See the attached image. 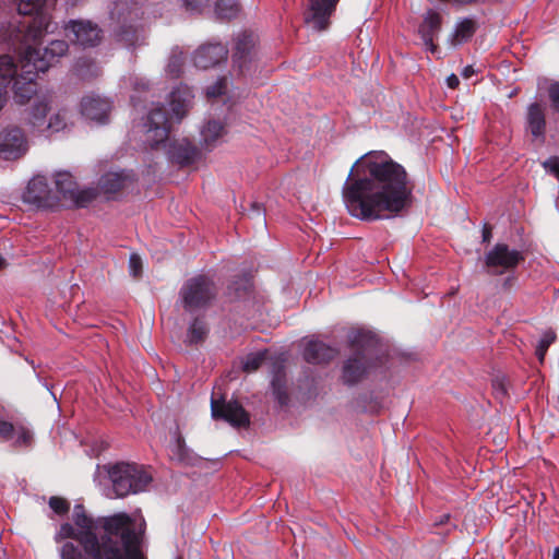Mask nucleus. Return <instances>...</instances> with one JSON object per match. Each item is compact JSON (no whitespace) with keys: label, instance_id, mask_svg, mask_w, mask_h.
I'll return each instance as SVG.
<instances>
[{"label":"nucleus","instance_id":"1","mask_svg":"<svg viewBox=\"0 0 559 559\" xmlns=\"http://www.w3.org/2000/svg\"><path fill=\"white\" fill-rule=\"evenodd\" d=\"M412 193L405 168L384 151H370L359 157L342 189L348 213L361 221L402 212L409 205Z\"/></svg>","mask_w":559,"mask_h":559},{"label":"nucleus","instance_id":"2","mask_svg":"<svg viewBox=\"0 0 559 559\" xmlns=\"http://www.w3.org/2000/svg\"><path fill=\"white\" fill-rule=\"evenodd\" d=\"M73 522L60 526L56 540L70 539L59 549L61 559H145L141 550L142 523L127 513L96 519L82 504L73 509Z\"/></svg>","mask_w":559,"mask_h":559},{"label":"nucleus","instance_id":"3","mask_svg":"<svg viewBox=\"0 0 559 559\" xmlns=\"http://www.w3.org/2000/svg\"><path fill=\"white\" fill-rule=\"evenodd\" d=\"M48 0H20L17 11L21 15L32 16L31 21L25 24V41L27 46L24 49L23 57L26 59V67L43 73L69 49L66 40H50L46 47L40 49L37 47L45 34L52 33L56 25L51 22L50 16L45 11Z\"/></svg>","mask_w":559,"mask_h":559},{"label":"nucleus","instance_id":"4","mask_svg":"<svg viewBox=\"0 0 559 559\" xmlns=\"http://www.w3.org/2000/svg\"><path fill=\"white\" fill-rule=\"evenodd\" d=\"M142 118L143 143L151 150L164 148L168 159L180 167L190 166L201 158L197 145L186 138L173 139L168 143L170 122L164 104L152 102Z\"/></svg>","mask_w":559,"mask_h":559},{"label":"nucleus","instance_id":"5","mask_svg":"<svg viewBox=\"0 0 559 559\" xmlns=\"http://www.w3.org/2000/svg\"><path fill=\"white\" fill-rule=\"evenodd\" d=\"M152 480V475L143 466L124 462L98 464L94 473V481L109 499L143 492Z\"/></svg>","mask_w":559,"mask_h":559},{"label":"nucleus","instance_id":"6","mask_svg":"<svg viewBox=\"0 0 559 559\" xmlns=\"http://www.w3.org/2000/svg\"><path fill=\"white\" fill-rule=\"evenodd\" d=\"M347 342L354 353L343 362L341 379L345 385L353 386L369 374L382 350L378 335L367 329L349 330Z\"/></svg>","mask_w":559,"mask_h":559},{"label":"nucleus","instance_id":"7","mask_svg":"<svg viewBox=\"0 0 559 559\" xmlns=\"http://www.w3.org/2000/svg\"><path fill=\"white\" fill-rule=\"evenodd\" d=\"M142 11L138 3H130L128 0H117L109 11L111 31L117 40L129 48H135L144 41L142 29L139 27V20Z\"/></svg>","mask_w":559,"mask_h":559},{"label":"nucleus","instance_id":"8","mask_svg":"<svg viewBox=\"0 0 559 559\" xmlns=\"http://www.w3.org/2000/svg\"><path fill=\"white\" fill-rule=\"evenodd\" d=\"M50 100L47 96L38 97L29 108L26 122L33 134L51 136L67 127V112L60 109L47 119Z\"/></svg>","mask_w":559,"mask_h":559},{"label":"nucleus","instance_id":"9","mask_svg":"<svg viewBox=\"0 0 559 559\" xmlns=\"http://www.w3.org/2000/svg\"><path fill=\"white\" fill-rule=\"evenodd\" d=\"M216 295L214 282L203 274L187 280L179 292L185 311L191 314L209 308Z\"/></svg>","mask_w":559,"mask_h":559},{"label":"nucleus","instance_id":"10","mask_svg":"<svg viewBox=\"0 0 559 559\" xmlns=\"http://www.w3.org/2000/svg\"><path fill=\"white\" fill-rule=\"evenodd\" d=\"M0 441L10 442L19 450L31 449L34 444L32 427L25 420L10 416L2 405H0Z\"/></svg>","mask_w":559,"mask_h":559},{"label":"nucleus","instance_id":"11","mask_svg":"<svg viewBox=\"0 0 559 559\" xmlns=\"http://www.w3.org/2000/svg\"><path fill=\"white\" fill-rule=\"evenodd\" d=\"M522 261L523 253L507 243H496L484 258L486 272L490 275H502L513 271Z\"/></svg>","mask_w":559,"mask_h":559},{"label":"nucleus","instance_id":"12","mask_svg":"<svg viewBox=\"0 0 559 559\" xmlns=\"http://www.w3.org/2000/svg\"><path fill=\"white\" fill-rule=\"evenodd\" d=\"M53 189L58 192L60 201L63 199L78 207H85L97 198V189H80L69 171H58L55 175Z\"/></svg>","mask_w":559,"mask_h":559},{"label":"nucleus","instance_id":"13","mask_svg":"<svg viewBox=\"0 0 559 559\" xmlns=\"http://www.w3.org/2000/svg\"><path fill=\"white\" fill-rule=\"evenodd\" d=\"M257 40L252 33L242 32L235 37L233 66L240 75L250 74L257 68Z\"/></svg>","mask_w":559,"mask_h":559},{"label":"nucleus","instance_id":"14","mask_svg":"<svg viewBox=\"0 0 559 559\" xmlns=\"http://www.w3.org/2000/svg\"><path fill=\"white\" fill-rule=\"evenodd\" d=\"M23 201L37 209H53L60 203L58 192L49 186L48 179L45 176H34L24 193Z\"/></svg>","mask_w":559,"mask_h":559},{"label":"nucleus","instance_id":"15","mask_svg":"<svg viewBox=\"0 0 559 559\" xmlns=\"http://www.w3.org/2000/svg\"><path fill=\"white\" fill-rule=\"evenodd\" d=\"M211 414L214 419H222L235 428H245L250 424V416L242 405L236 401L211 400Z\"/></svg>","mask_w":559,"mask_h":559},{"label":"nucleus","instance_id":"16","mask_svg":"<svg viewBox=\"0 0 559 559\" xmlns=\"http://www.w3.org/2000/svg\"><path fill=\"white\" fill-rule=\"evenodd\" d=\"M64 29L70 40L83 48L97 46L103 37V31L90 20H70Z\"/></svg>","mask_w":559,"mask_h":559},{"label":"nucleus","instance_id":"17","mask_svg":"<svg viewBox=\"0 0 559 559\" xmlns=\"http://www.w3.org/2000/svg\"><path fill=\"white\" fill-rule=\"evenodd\" d=\"M13 74L11 83L13 84L14 99L19 104L28 102L37 92L35 79L40 71L26 67V59L21 57V73L17 75V66L13 61Z\"/></svg>","mask_w":559,"mask_h":559},{"label":"nucleus","instance_id":"18","mask_svg":"<svg viewBox=\"0 0 559 559\" xmlns=\"http://www.w3.org/2000/svg\"><path fill=\"white\" fill-rule=\"evenodd\" d=\"M28 151V141L22 129L7 128L0 132V157L14 160Z\"/></svg>","mask_w":559,"mask_h":559},{"label":"nucleus","instance_id":"19","mask_svg":"<svg viewBox=\"0 0 559 559\" xmlns=\"http://www.w3.org/2000/svg\"><path fill=\"white\" fill-rule=\"evenodd\" d=\"M340 0H309L305 22L314 31H324L331 23V16Z\"/></svg>","mask_w":559,"mask_h":559},{"label":"nucleus","instance_id":"20","mask_svg":"<svg viewBox=\"0 0 559 559\" xmlns=\"http://www.w3.org/2000/svg\"><path fill=\"white\" fill-rule=\"evenodd\" d=\"M81 114L91 122L106 124L109 121V114L112 108L111 99L99 95H86L81 100Z\"/></svg>","mask_w":559,"mask_h":559},{"label":"nucleus","instance_id":"21","mask_svg":"<svg viewBox=\"0 0 559 559\" xmlns=\"http://www.w3.org/2000/svg\"><path fill=\"white\" fill-rule=\"evenodd\" d=\"M228 49L222 43H207L194 51L192 60L197 68L206 70L226 61Z\"/></svg>","mask_w":559,"mask_h":559},{"label":"nucleus","instance_id":"22","mask_svg":"<svg viewBox=\"0 0 559 559\" xmlns=\"http://www.w3.org/2000/svg\"><path fill=\"white\" fill-rule=\"evenodd\" d=\"M194 94L186 84H179L169 94V106L173 116L179 122L189 110Z\"/></svg>","mask_w":559,"mask_h":559},{"label":"nucleus","instance_id":"23","mask_svg":"<svg viewBox=\"0 0 559 559\" xmlns=\"http://www.w3.org/2000/svg\"><path fill=\"white\" fill-rule=\"evenodd\" d=\"M302 355L308 364H326L335 357L336 349L323 342L310 341L306 344Z\"/></svg>","mask_w":559,"mask_h":559},{"label":"nucleus","instance_id":"24","mask_svg":"<svg viewBox=\"0 0 559 559\" xmlns=\"http://www.w3.org/2000/svg\"><path fill=\"white\" fill-rule=\"evenodd\" d=\"M133 177L132 171H108L100 177L99 187L105 193H116L133 181Z\"/></svg>","mask_w":559,"mask_h":559},{"label":"nucleus","instance_id":"25","mask_svg":"<svg viewBox=\"0 0 559 559\" xmlns=\"http://www.w3.org/2000/svg\"><path fill=\"white\" fill-rule=\"evenodd\" d=\"M210 334V325L204 314L194 316L189 322L185 343L187 345H198L203 343Z\"/></svg>","mask_w":559,"mask_h":559},{"label":"nucleus","instance_id":"26","mask_svg":"<svg viewBox=\"0 0 559 559\" xmlns=\"http://www.w3.org/2000/svg\"><path fill=\"white\" fill-rule=\"evenodd\" d=\"M169 456L181 465L193 466L200 456L195 454L190 448L187 447L181 436H176L174 442L169 447Z\"/></svg>","mask_w":559,"mask_h":559},{"label":"nucleus","instance_id":"27","mask_svg":"<svg viewBox=\"0 0 559 559\" xmlns=\"http://www.w3.org/2000/svg\"><path fill=\"white\" fill-rule=\"evenodd\" d=\"M225 133L224 124L218 120H209L201 129V146L206 151H212Z\"/></svg>","mask_w":559,"mask_h":559},{"label":"nucleus","instance_id":"28","mask_svg":"<svg viewBox=\"0 0 559 559\" xmlns=\"http://www.w3.org/2000/svg\"><path fill=\"white\" fill-rule=\"evenodd\" d=\"M527 128L535 139L545 138L546 119L543 107L538 103H533L527 109Z\"/></svg>","mask_w":559,"mask_h":559},{"label":"nucleus","instance_id":"29","mask_svg":"<svg viewBox=\"0 0 559 559\" xmlns=\"http://www.w3.org/2000/svg\"><path fill=\"white\" fill-rule=\"evenodd\" d=\"M271 389L275 401L280 406L288 404L289 396L286 386V374L283 365L274 367L273 376L271 380Z\"/></svg>","mask_w":559,"mask_h":559},{"label":"nucleus","instance_id":"30","mask_svg":"<svg viewBox=\"0 0 559 559\" xmlns=\"http://www.w3.org/2000/svg\"><path fill=\"white\" fill-rule=\"evenodd\" d=\"M441 14L437 11L428 10L418 27L420 38L430 41L431 38L438 37L441 31Z\"/></svg>","mask_w":559,"mask_h":559},{"label":"nucleus","instance_id":"31","mask_svg":"<svg viewBox=\"0 0 559 559\" xmlns=\"http://www.w3.org/2000/svg\"><path fill=\"white\" fill-rule=\"evenodd\" d=\"M13 58L9 55L0 56V111L7 103V87L11 84L13 74Z\"/></svg>","mask_w":559,"mask_h":559},{"label":"nucleus","instance_id":"32","mask_svg":"<svg viewBox=\"0 0 559 559\" xmlns=\"http://www.w3.org/2000/svg\"><path fill=\"white\" fill-rule=\"evenodd\" d=\"M13 58L9 55L0 56V111L7 103V87L11 84L13 74Z\"/></svg>","mask_w":559,"mask_h":559},{"label":"nucleus","instance_id":"33","mask_svg":"<svg viewBox=\"0 0 559 559\" xmlns=\"http://www.w3.org/2000/svg\"><path fill=\"white\" fill-rule=\"evenodd\" d=\"M476 22L472 17H464L460 20L451 35V44L453 46L461 45L469 40L476 32Z\"/></svg>","mask_w":559,"mask_h":559},{"label":"nucleus","instance_id":"34","mask_svg":"<svg viewBox=\"0 0 559 559\" xmlns=\"http://www.w3.org/2000/svg\"><path fill=\"white\" fill-rule=\"evenodd\" d=\"M124 84H129L133 88V93L130 95V102L133 107H138L142 102V94L151 93V82L136 74L130 75L128 79H123Z\"/></svg>","mask_w":559,"mask_h":559},{"label":"nucleus","instance_id":"35","mask_svg":"<svg viewBox=\"0 0 559 559\" xmlns=\"http://www.w3.org/2000/svg\"><path fill=\"white\" fill-rule=\"evenodd\" d=\"M75 71L81 79L88 80L100 74V67L94 60L84 57L76 60Z\"/></svg>","mask_w":559,"mask_h":559},{"label":"nucleus","instance_id":"36","mask_svg":"<svg viewBox=\"0 0 559 559\" xmlns=\"http://www.w3.org/2000/svg\"><path fill=\"white\" fill-rule=\"evenodd\" d=\"M214 12L218 19L231 20L237 16L239 7L236 0H215Z\"/></svg>","mask_w":559,"mask_h":559},{"label":"nucleus","instance_id":"37","mask_svg":"<svg viewBox=\"0 0 559 559\" xmlns=\"http://www.w3.org/2000/svg\"><path fill=\"white\" fill-rule=\"evenodd\" d=\"M185 63V56L183 52L179 48H174L171 50V53L169 56L167 66H166V73L168 76L173 79H177L182 73V68Z\"/></svg>","mask_w":559,"mask_h":559},{"label":"nucleus","instance_id":"38","mask_svg":"<svg viewBox=\"0 0 559 559\" xmlns=\"http://www.w3.org/2000/svg\"><path fill=\"white\" fill-rule=\"evenodd\" d=\"M355 407L362 413L376 414L381 408V403L373 393H364L356 397Z\"/></svg>","mask_w":559,"mask_h":559},{"label":"nucleus","instance_id":"39","mask_svg":"<svg viewBox=\"0 0 559 559\" xmlns=\"http://www.w3.org/2000/svg\"><path fill=\"white\" fill-rule=\"evenodd\" d=\"M266 352L260 350L248 354L242 361V369L246 372H253L260 368L262 362L265 360Z\"/></svg>","mask_w":559,"mask_h":559},{"label":"nucleus","instance_id":"40","mask_svg":"<svg viewBox=\"0 0 559 559\" xmlns=\"http://www.w3.org/2000/svg\"><path fill=\"white\" fill-rule=\"evenodd\" d=\"M556 341V333L551 330L543 333L537 346L536 356L540 362L544 361L548 347Z\"/></svg>","mask_w":559,"mask_h":559},{"label":"nucleus","instance_id":"41","mask_svg":"<svg viewBox=\"0 0 559 559\" xmlns=\"http://www.w3.org/2000/svg\"><path fill=\"white\" fill-rule=\"evenodd\" d=\"M228 91V79L219 78L213 85L206 87V96L209 98H217L225 95Z\"/></svg>","mask_w":559,"mask_h":559},{"label":"nucleus","instance_id":"42","mask_svg":"<svg viewBox=\"0 0 559 559\" xmlns=\"http://www.w3.org/2000/svg\"><path fill=\"white\" fill-rule=\"evenodd\" d=\"M248 215L250 218L255 219L258 224L266 226L265 211L260 203L252 202Z\"/></svg>","mask_w":559,"mask_h":559},{"label":"nucleus","instance_id":"43","mask_svg":"<svg viewBox=\"0 0 559 559\" xmlns=\"http://www.w3.org/2000/svg\"><path fill=\"white\" fill-rule=\"evenodd\" d=\"M49 507L55 513L59 515L66 514L70 509L69 502L66 499L59 497H51L49 499Z\"/></svg>","mask_w":559,"mask_h":559},{"label":"nucleus","instance_id":"44","mask_svg":"<svg viewBox=\"0 0 559 559\" xmlns=\"http://www.w3.org/2000/svg\"><path fill=\"white\" fill-rule=\"evenodd\" d=\"M182 4L190 13H201L209 7L210 0H182Z\"/></svg>","mask_w":559,"mask_h":559},{"label":"nucleus","instance_id":"45","mask_svg":"<svg viewBox=\"0 0 559 559\" xmlns=\"http://www.w3.org/2000/svg\"><path fill=\"white\" fill-rule=\"evenodd\" d=\"M129 272L133 277L140 276L142 272V261L138 254H131L129 259Z\"/></svg>","mask_w":559,"mask_h":559},{"label":"nucleus","instance_id":"46","mask_svg":"<svg viewBox=\"0 0 559 559\" xmlns=\"http://www.w3.org/2000/svg\"><path fill=\"white\" fill-rule=\"evenodd\" d=\"M544 168L559 179V157L551 156L543 163Z\"/></svg>","mask_w":559,"mask_h":559},{"label":"nucleus","instance_id":"47","mask_svg":"<svg viewBox=\"0 0 559 559\" xmlns=\"http://www.w3.org/2000/svg\"><path fill=\"white\" fill-rule=\"evenodd\" d=\"M250 287V278L248 275L243 276V278L240 281V284L237 282L233 283V285L229 287L230 289L235 290H243L247 292Z\"/></svg>","mask_w":559,"mask_h":559},{"label":"nucleus","instance_id":"48","mask_svg":"<svg viewBox=\"0 0 559 559\" xmlns=\"http://www.w3.org/2000/svg\"><path fill=\"white\" fill-rule=\"evenodd\" d=\"M450 518H451V515L449 513H444V514L438 515L433 520V526L435 527H439V526L448 524L449 521H450Z\"/></svg>","mask_w":559,"mask_h":559},{"label":"nucleus","instance_id":"49","mask_svg":"<svg viewBox=\"0 0 559 559\" xmlns=\"http://www.w3.org/2000/svg\"><path fill=\"white\" fill-rule=\"evenodd\" d=\"M492 386L497 396H504L507 394V390L503 383L500 382L499 380L493 381Z\"/></svg>","mask_w":559,"mask_h":559},{"label":"nucleus","instance_id":"50","mask_svg":"<svg viewBox=\"0 0 559 559\" xmlns=\"http://www.w3.org/2000/svg\"><path fill=\"white\" fill-rule=\"evenodd\" d=\"M445 81H447L448 87L452 88V90L456 88L460 84V80L454 73L450 74Z\"/></svg>","mask_w":559,"mask_h":559},{"label":"nucleus","instance_id":"51","mask_svg":"<svg viewBox=\"0 0 559 559\" xmlns=\"http://www.w3.org/2000/svg\"><path fill=\"white\" fill-rule=\"evenodd\" d=\"M426 49L429 50L431 53H436L438 51V46L433 43L435 38H431L430 41L427 39H421Z\"/></svg>","mask_w":559,"mask_h":559},{"label":"nucleus","instance_id":"52","mask_svg":"<svg viewBox=\"0 0 559 559\" xmlns=\"http://www.w3.org/2000/svg\"><path fill=\"white\" fill-rule=\"evenodd\" d=\"M476 73L475 69L473 66L468 64L466 67L463 68L462 72H461V75L464 78V79H469L471 76H473L474 74Z\"/></svg>","mask_w":559,"mask_h":559},{"label":"nucleus","instance_id":"53","mask_svg":"<svg viewBox=\"0 0 559 559\" xmlns=\"http://www.w3.org/2000/svg\"><path fill=\"white\" fill-rule=\"evenodd\" d=\"M481 237L484 242H488L491 239V228L487 224L483 227Z\"/></svg>","mask_w":559,"mask_h":559},{"label":"nucleus","instance_id":"54","mask_svg":"<svg viewBox=\"0 0 559 559\" xmlns=\"http://www.w3.org/2000/svg\"><path fill=\"white\" fill-rule=\"evenodd\" d=\"M37 379H38V381H39V382H40V383H41V384H43V385H44V386H45V388L50 392V394L52 395L53 400H55V401H57V396H56V394L51 391V388L49 386V384H48L45 380H43V379L40 378V376H39V374H37Z\"/></svg>","mask_w":559,"mask_h":559},{"label":"nucleus","instance_id":"55","mask_svg":"<svg viewBox=\"0 0 559 559\" xmlns=\"http://www.w3.org/2000/svg\"><path fill=\"white\" fill-rule=\"evenodd\" d=\"M513 281V277H507L504 283H503V286H509L511 284V282Z\"/></svg>","mask_w":559,"mask_h":559},{"label":"nucleus","instance_id":"56","mask_svg":"<svg viewBox=\"0 0 559 559\" xmlns=\"http://www.w3.org/2000/svg\"><path fill=\"white\" fill-rule=\"evenodd\" d=\"M552 559H559V548H556Z\"/></svg>","mask_w":559,"mask_h":559},{"label":"nucleus","instance_id":"57","mask_svg":"<svg viewBox=\"0 0 559 559\" xmlns=\"http://www.w3.org/2000/svg\"><path fill=\"white\" fill-rule=\"evenodd\" d=\"M5 264L4 259L0 255V269H2Z\"/></svg>","mask_w":559,"mask_h":559},{"label":"nucleus","instance_id":"58","mask_svg":"<svg viewBox=\"0 0 559 559\" xmlns=\"http://www.w3.org/2000/svg\"><path fill=\"white\" fill-rule=\"evenodd\" d=\"M143 102H146V96L144 98H142V102L140 103L138 108L141 107V106H142V108H145V105H142ZM134 108L136 109V107H134Z\"/></svg>","mask_w":559,"mask_h":559}]
</instances>
